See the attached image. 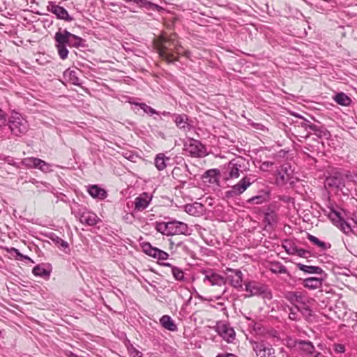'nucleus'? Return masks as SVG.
I'll return each instance as SVG.
<instances>
[{
    "label": "nucleus",
    "instance_id": "nucleus-63",
    "mask_svg": "<svg viewBox=\"0 0 357 357\" xmlns=\"http://www.w3.org/2000/svg\"><path fill=\"white\" fill-rule=\"evenodd\" d=\"M176 247H185L182 242H178L176 244Z\"/></svg>",
    "mask_w": 357,
    "mask_h": 357
},
{
    "label": "nucleus",
    "instance_id": "nucleus-32",
    "mask_svg": "<svg viewBox=\"0 0 357 357\" xmlns=\"http://www.w3.org/2000/svg\"><path fill=\"white\" fill-rule=\"evenodd\" d=\"M269 198V192H266L261 195L254 196L247 200L248 204H261L264 202H266L268 200Z\"/></svg>",
    "mask_w": 357,
    "mask_h": 357
},
{
    "label": "nucleus",
    "instance_id": "nucleus-29",
    "mask_svg": "<svg viewBox=\"0 0 357 357\" xmlns=\"http://www.w3.org/2000/svg\"><path fill=\"white\" fill-rule=\"evenodd\" d=\"M248 319L251 321V322L249 324V327L252 328L256 334L259 335H266L267 328L264 325L260 322L251 320L250 319Z\"/></svg>",
    "mask_w": 357,
    "mask_h": 357
},
{
    "label": "nucleus",
    "instance_id": "nucleus-47",
    "mask_svg": "<svg viewBox=\"0 0 357 357\" xmlns=\"http://www.w3.org/2000/svg\"><path fill=\"white\" fill-rule=\"evenodd\" d=\"M301 119L302 121H301L300 125L306 131H311V130L315 129V124L312 123L310 121L303 117Z\"/></svg>",
    "mask_w": 357,
    "mask_h": 357
},
{
    "label": "nucleus",
    "instance_id": "nucleus-55",
    "mask_svg": "<svg viewBox=\"0 0 357 357\" xmlns=\"http://www.w3.org/2000/svg\"><path fill=\"white\" fill-rule=\"evenodd\" d=\"M148 9H152V10H155L160 11L162 9V8L158 4H155V3L150 1L149 4Z\"/></svg>",
    "mask_w": 357,
    "mask_h": 357
},
{
    "label": "nucleus",
    "instance_id": "nucleus-18",
    "mask_svg": "<svg viewBox=\"0 0 357 357\" xmlns=\"http://www.w3.org/2000/svg\"><path fill=\"white\" fill-rule=\"evenodd\" d=\"M47 10L54 14L58 19L65 20L66 22H71L73 17L69 15L68 11L62 6L55 4L53 2H50L47 6Z\"/></svg>",
    "mask_w": 357,
    "mask_h": 357
},
{
    "label": "nucleus",
    "instance_id": "nucleus-48",
    "mask_svg": "<svg viewBox=\"0 0 357 357\" xmlns=\"http://www.w3.org/2000/svg\"><path fill=\"white\" fill-rule=\"evenodd\" d=\"M12 250L15 253L17 259H24L33 264L34 263V261L30 257H29L26 255H22L17 249L13 248Z\"/></svg>",
    "mask_w": 357,
    "mask_h": 357
},
{
    "label": "nucleus",
    "instance_id": "nucleus-24",
    "mask_svg": "<svg viewBox=\"0 0 357 357\" xmlns=\"http://www.w3.org/2000/svg\"><path fill=\"white\" fill-rule=\"evenodd\" d=\"M151 197L147 193H143L139 197L135 198V206L137 211L144 210L149 204Z\"/></svg>",
    "mask_w": 357,
    "mask_h": 357
},
{
    "label": "nucleus",
    "instance_id": "nucleus-40",
    "mask_svg": "<svg viewBox=\"0 0 357 357\" xmlns=\"http://www.w3.org/2000/svg\"><path fill=\"white\" fill-rule=\"evenodd\" d=\"M51 240L53 241V243L59 248L65 250L68 248L69 244L67 241L63 240L60 237L57 236L55 234H52L50 237Z\"/></svg>",
    "mask_w": 357,
    "mask_h": 357
},
{
    "label": "nucleus",
    "instance_id": "nucleus-3",
    "mask_svg": "<svg viewBox=\"0 0 357 357\" xmlns=\"http://www.w3.org/2000/svg\"><path fill=\"white\" fill-rule=\"evenodd\" d=\"M249 162L245 158L238 156L225 164L222 169V178L225 181L238 178L240 173L248 169Z\"/></svg>",
    "mask_w": 357,
    "mask_h": 357
},
{
    "label": "nucleus",
    "instance_id": "nucleus-27",
    "mask_svg": "<svg viewBox=\"0 0 357 357\" xmlns=\"http://www.w3.org/2000/svg\"><path fill=\"white\" fill-rule=\"evenodd\" d=\"M337 227L346 235L349 236L351 234L355 235L356 225L354 222L351 224V222L342 219Z\"/></svg>",
    "mask_w": 357,
    "mask_h": 357
},
{
    "label": "nucleus",
    "instance_id": "nucleus-57",
    "mask_svg": "<svg viewBox=\"0 0 357 357\" xmlns=\"http://www.w3.org/2000/svg\"><path fill=\"white\" fill-rule=\"evenodd\" d=\"M216 357H238V356L231 353H224V354H218L216 356Z\"/></svg>",
    "mask_w": 357,
    "mask_h": 357
},
{
    "label": "nucleus",
    "instance_id": "nucleus-46",
    "mask_svg": "<svg viewBox=\"0 0 357 357\" xmlns=\"http://www.w3.org/2000/svg\"><path fill=\"white\" fill-rule=\"evenodd\" d=\"M38 166L37 167V169H40L43 172H50L51 171V165L46 162L45 161L38 158Z\"/></svg>",
    "mask_w": 357,
    "mask_h": 357
},
{
    "label": "nucleus",
    "instance_id": "nucleus-8",
    "mask_svg": "<svg viewBox=\"0 0 357 357\" xmlns=\"http://www.w3.org/2000/svg\"><path fill=\"white\" fill-rule=\"evenodd\" d=\"M250 343L257 357H276L275 349L268 342L250 340Z\"/></svg>",
    "mask_w": 357,
    "mask_h": 357
},
{
    "label": "nucleus",
    "instance_id": "nucleus-31",
    "mask_svg": "<svg viewBox=\"0 0 357 357\" xmlns=\"http://www.w3.org/2000/svg\"><path fill=\"white\" fill-rule=\"evenodd\" d=\"M307 238L310 242L320 248L323 251L327 250L331 247V245L329 243L321 241L318 238L312 234H307Z\"/></svg>",
    "mask_w": 357,
    "mask_h": 357
},
{
    "label": "nucleus",
    "instance_id": "nucleus-56",
    "mask_svg": "<svg viewBox=\"0 0 357 357\" xmlns=\"http://www.w3.org/2000/svg\"><path fill=\"white\" fill-rule=\"evenodd\" d=\"M195 208L192 205L188 204L185 206V211L188 212V213L192 214L195 213Z\"/></svg>",
    "mask_w": 357,
    "mask_h": 357
},
{
    "label": "nucleus",
    "instance_id": "nucleus-22",
    "mask_svg": "<svg viewBox=\"0 0 357 357\" xmlns=\"http://www.w3.org/2000/svg\"><path fill=\"white\" fill-rule=\"evenodd\" d=\"M80 70L77 68L75 69H67L63 73V76L65 78L68 79V81L77 86H80L82 84L80 79L78 77L79 73H80Z\"/></svg>",
    "mask_w": 357,
    "mask_h": 357
},
{
    "label": "nucleus",
    "instance_id": "nucleus-1",
    "mask_svg": "<svg viewBox=\"0 0 357 357\" xmlns=\"http://www.w3.org/2000/svg\"><path fill=\"white\" fill-rule=\"evenodd\" d=\"M54 40L59 57L63 60L68 57L67 45L75 47H83L84 42L80 37L71 33L66 29H61L55 33Z\"/></svg>",
    "mask_w": 357,
    "mask_h": 357
},
{
    "label": "nucleus",
    "instance_id": "nucleus-61",
    "mask_svg": "<svg viewBox=\"0 0 357 357\" xmlns=\"http://www.w3.org/2000/svg\"><path fill=\"white\" fill-rule=\"evenodd\" d=\"M273 165V163L272 162H264L263 163V165L266 166V167H269V165Z\"/></svg>",
    "mask_w": 357,
    "mask_h": 357
},
{
    "label": "nucleus",
    "instance_id": "nucleus-35",
    "mask_svg": "<svg viewBox=\"0 0 357 357\" xmlns=\"http://www.w3.org/2000/svg\"><path fill=\"white\" fill-rule=\"evenodd\" d=\"M335 101L340 105L348 106L351 102V98L344 93H338L334 97Z\"/></svg>",
    "mask_w": 357,
    "mask_h": 357
},
{
    "label": "nucleus",
    "instance_id": "nucleus-51",
    "mask_svg": "<svg viewBox=\"0 0 357 357\" xmlns=\"http://www.w3.org/2000/svg\"><path fill=\"white\" fill-rule=\"evenodd\" d=\"M264 220L268 225H271L272 222L275 220V215L272 213H266L265 214Z\"/></svg>",
    "mask_w": 357,
    "mask_h": 357
},
{
    "label": "nucleus",
    "instance_id": "nucleus-42",
    "mask_svg": "<svg viewBox=\"0 0 357 357\" xmlns=\"http://www.w3.org/2000/svg\"><path fill=\"white\" fill-rule=\"evenodd\" d=\"M271 271L274 273H287V268L280 262H273L271 264Z\"/></svg>",
    "mask_w": 357,
    "mask_h": 357
},
{
    "label": "nucleus",
    "instance_id": "nucleus-10",
    "mask_svg": "<svg viewBox=\"0 0 357 357\" xmlns=\"http://www.w3.org/2000/svg\"><path fill=\"white\" fill-rule=\"evenodd\" d=\"M245 290L249 292V295L245 297H251L255 296H261L264 298L271 300L272 298V294L264 285L259 284V283L252 281L245 284Z\"/></svg>",
    "mask_w": 357,
    "mask_h": 357
},
{
    "label": "nucleus",
    "instance_id": "nucleus-4",
    "mask_svg": "<svg viewBox=\"0 0 357 357\" xmlns=\"http://www.w3.org/2000/svg\"><path fill=\"white\" fill-rule=\"evenodd\" d=\"M202 273L204 275V284L213 287L214 291L219 293L216 296L218 299L221 298L227 289L226 278L211 268L203 270Z\"/></svg>",
    "mask_w": 357,
    "mask_h": 357
},
{
    "label": "nucleus",
    "instance_id": "nucleus-16",
    "mask_svg": "<svg viewBox=\"0 0 357 357\" xmlns=\"http://www.w3.org/2000/svg\"><path fill=\"white\" fill-rule=\"evenodd\" d=\"M142 249L145 254L158 260H165L169 257L168 253L158 248L153 247L148 242L142 244Z\"/></svg>",
    "mask_w": 357,
    "mask_h": 357
},
{
    "label": "nucleus",
    "instance_id": "nucleus-62",
    "mask_svg": "<svg viewBox=\"0 0 357 357\" xmlns=\"http://www.w3.org/2000/svg\"><path fill=\"white\" fill-rule=\"evenodd\" d=\"M68 357H77V356L71 351L69 352V354H68Z\"/></svg>",
    "mask_w": 357,
    "mask_h": 357
},
{
    "label": "nucleus",
    "instance_id": "nucleus-44",
    "mask_svg": "<svg viewBox=\"0 0 357 357\" xmlns=\"http://www.w3.org/2000/svg\"><path fill=\"white\" fill-rule=\"evenodd\" d=\"M33 275L36 276H40V277H45L49 276L50 273L45 269L44 268L41 267L39 265L36 266L32 271Z\"/></svg>",
    "mask_w": 357,
    "mask_h": 357
},
{
    "label": "nucleus",
    "instance_id": "nucleus-59",
    "mask_svg": "<svg viewBox=\"0 0 357 357\" xmlns=\"http://www.w3.org/2000/svg\"><path fill=\"white\" fill-rule=\"evenodd\" d=\"M160 114L165 116L171 115V113L169 112H166V111H164V112H161Z\"/></svg>",
    "mask_w": 357,
    "mask_h": 357
},
{
    "label": "nucleus",
    "instance_id": "nucleus-17",
    "mask_svg": "<svg viewBox=\"0 0 357 357\" xmlns=\"http://www.w3.org/2000/svg\"><path fill=\"white\" fill-rule=\"evenodd\" d=\"M169 229L170 236L178 234L188 236L191 234V230L189 229L188 225L180 221H170Z\"/></svg>",
    "mask_w": 357,
    "mask_h": 357
},
{
    "label": "nucleus",
    "instance_id": "nucleus-13",
    "mask_svg": "<svg viewBox=\"0 0 357 357\" xmlns=\"http://www.w3.org/2000/svg\"><path fill=\"white\" fill-rule=\"evenodd\" d=\"M192 173L190 171L188 165L184 164L182 167H175L172 171V176L184 186L185 184L192 179Z\"/></svg>",
    "mask_w": 357,
    "mask_h": 357
},
{
    "label": "nucleus",
    "instance_id": "nucleus-38",
    "mask_svg": "<svg viewBox=\"0 0 357 357\" xmlns=\"http://www.w3.org/2000/svg\"><path fill=\"white\" fill-rule=\"evenodd\" d=\"M297 247L295 243L290 240H286L282 243V248L290 255H295Z\"/></svg>",
    "mask_w": 357,
    "mask_h": 357
},
{
    "label": "nucleus",
    "instance_id": "nucleus-25",
    "mask_svg": "<svg viewBox=\"0 0 357 357\" xmlns=\"http://www.w3.org/2000/svg\"><path fill=\"white\" fill-rule=\"evenodd\" d=\"M87 191L93 198L105 199L107 196V192L97 185L89 186Z\"/></svg>",
    "mask_w": 357,
    "mask_h": 357
},
{
    "label": "nucleus",
    "instance_id": "nucleus-20",
    "mask_svg": "<svg viewBox=\"0 0 357 357\" xmlns=\"http://www.w3.org/2000/svg\"><path fill=\"white\" fill-rule=\"evenodd\" d=\"M227 272H230L231 274L228 275L226 278L230 282V284L236 288H241L243 287V273L238 269L227 268Z\"/></svg>",
    "mask_w": 357,
    "mask_h": 357
},
{
    "label": "nucleus",
    "instance_id": "nucleus-5",
    "mask_svg": "<svg viewBox=\"0 0 357 357\" xmlns=\"http://www.w3.org/2000/svg\"><path fill=\"white\" fill-rule=\"evenodd\" d=\"M6 121L4 120L3 125L8 126L11 133L15 136L21 137L28 131L29 124L27 121L18 113L12 114L6 123Z\"/></svg>",
    "mask_w": 357,
    "mask_h": 357
},
{
    "label": "nucleus",
    "instance_id": "nucleus-11",
    "mask_svg": "<svg viewBox=\"0 0 357 357\" xmlns=\"http://www.w3.org/2000/svg\"><path fill=\"white\" fill-rule=\"evenodd\" d=\"M292 172L288 164L280 166L275 173V184L282 187L290 182Z\"/></svg>",
    "mask_w": 357,
    "mask_h": 357
},
{
    "label": "nucleus",
    "instance_id": "nucleus-7",
    "mask_svg": "<svg viewBox=\"0 0 357 357\" xmlns=\"http://www.w3.org/2000/svg\"><path fill=\"white\" fill-rule=\"evenodd\" d=\"M184 151L194 158H202L207 155L206 149L200 141L189 138L184 142Z\"/></svg>",
    "mask_w": 357,
    "mask_h": 357
},
{
    "label": "nucleus",
    "instance_id": "nucleus-52",
    "mask_svg": "<svg viewBox=\"0 0 357 357\" xmlns=\"http://www.w3.org/2000/svg\"><path fill=\"white\" fill-rule=\"evenodd\" d=\"M313 131L314 135L318 137L321 138L323 135H326L325 131L321 130L319 126L315 125V129L311 130Z\"/></svg>",
    "mask_w": 357,
    "mask_h": 357
},
{
    "label": "nucleus",
    "instance_id": "nucleus-58",
    "mask_svg": "<svg viewBox=\"0 0 357 357\" xmlns=\"http://www.w3.org/2000/svg\"><path fill=\"white\" fill-rule=\"evenodd\" d=\"M312 357H326L320 352H316L314 354V355Z\"/></svg>",
    "mask_w": 357,
    "mask_h": 357
},
{
    "label": "nucleus",
    "instance_id": "nucleus-12",
    "mask_svg": "<svg viewBox=\"0 0 357 357\" xmlns=\"http://www.w3.org/2000/svg\"><path fill=\"white\" fill-rule=\"evenodd\" d=\"M294 347L295 350L303 357H312L315 353V347L309 340H296Z\"/></svg>",
    "mask_w": 357,
    "mask_h": 357
},
{
    "label": "nucleus",
    "instance_id": "nucleus-36",
    "mask_svg": "<svg viewBox=\"0 0 357 357\" xmlns=\"http://www.w3.org/2000/svg\"><path fill=\"white\" fill-rule=\"evenodd\" d=\"M219 171L216 169H212L206 171L204 174V178L207 179L211 183H215L218 181V175Z\"/></svg>",
    "mask_w": 357,
    "mask_h": 357
},
{
    "label": "nucleus",
    "instance_id": "nucleus-9",
    "mask_svg": "<svg viewBox=\"0 0 357 357\" xmlns=\"http://www.w3.org/2000/svg\"><path fill=\"white\" fill-rule=\"evenodd\" d=\"M173 48H176L174 40L163 38L158 47V54L162 59L167 62L174 63L177 59L174 56Z\"/></svg>",
    "mask_w": 357,
    "mask_h": 357
},
{
    "label": "nucleus",
    "instance_id": "nucleus-21",
    "mask_svg": "<svg viewBox=\"0 0 357 357\" xmlns=\"http://www.w3.org/2000/svg\"><path fill=\"white\" fill-rule=\"evenodd\" d=\"M326 278H324L323 275H320V277H310L306 278L303 280V284L305 288L310 289H319L322 286L323 281L326 280Z\"/></svg>",
    "mask_w": 357,
    "mask_h": 357
},
{
    "label": "nucleus",
    "instance_id": "nucleus-2",
    "mask_svg": "<svg viewBox=\"0 0 357 357\" xmlns=\"http://www.w3.org/2000/svg\"><path fill=\"white\" fill-rule=\"evenodd\" d=\"M328 174L324 182L325 187L337 190H342L349 182H355L357 177L356 174L339 168H333Z\"/></svg>",
    "mask_w": 357,
    "mask_h": 357
},
{
    "label": "nucleus",
    "instance_id": "nucleus-15",
    "mask_svg": "<svg viewBox=\"0 0 357 357\" xmlns=\"http://www.w3.org/2000/svg\"><path fill=\"white\" fill-rule=\"evenodd\" d=\"M218 333L228 343H232L236 337V333L234 328L227 324L218 323L217 324Z\"/></svg>",
    "mask_w": 357,
    "mask_h": 357
},
{
    "label": "nucleus",
    "instance_id": "nucleus-64",
    "mask_svg": "<svg viewBox=\"0 0 357 357\" xmlns=\"http://www.w3.org/2000/svg\"><path fill=\"white\" fill-rule=\"evenodd\" d=\"M30 182L32 183L33 184H34V183H36L37 182V181L35 178H31L30 180Z\"/></svg>",
    "mask_w": 357,
    "mask_h": 357
},
{
    "label": "nucleus",
    "instance_id": "nucleus-28",
    "mask_svg": "<svg viewBox=\"0 0 357 357\" xmlns=\"http://www.w3.org/2000/svg\"><path fill=\"white\" fill-rule=\"evenodd\" d=\"M160 323L165 329L170 331H176L178 328L174 320L169 315H163L160 319Z\"/></svg>",
    "mask_w": 357,
    "mask_h": 357
},
{
    "label": "nucleus",
    "instance_id": "nucleus-39",
    "mask_svg": "<svg viewBox=\"0 0 357 357\" xmlns=\"http://www.w3.org/2000/svg\"><path fill=\"white\" fill-rule=\"evenodd\" d=\"M169 227V222H155V229L158 232H160L161 234H162L164 235L170 236Z\"/></svg>",
    "mask_w": 357,
    "mask_h": 357
},
{
    "label": "nucleus",
    "instance_id": "nucleus-50",
    "mask_svg": "<svg viewBox=\"0 0 357 357\" xmlns=\"http://www.w3.org/2000/svg\"><path fill=\"white\" fill-rule=\"evenodd\" d=\"M333 349L337 354H342L345 351V346L342 344H334Z\"/></svg>",
    "mask_w": 357,
    "mask_h": 357
},
{
    "label": "nucleus",
    "instance_id": "nucleus-54",
    "mask_svg": "<svg viewBox=\"0 0 357 357\" xmlns=\"http://www.w3.org/2000/svg\"><path fill=\"white\" fill-rule=\"evenodd\" d=\"M266 335H268L269 337H276L278 338V333L277 331L272 329V328H267V334Z\"/></svg>",
    "mask_w": 357,
    "mask_h": 357
},
{
    "label": "nucleus",
    "instance_id": "nucleus-23",
    "mask_svg": "<svg viewBox=\"0 0 357 357\" xmlns=\"http://www.w3.org/2000/svg\"><path fill=\"white\" fill-rule=\"evenodd\" d=\"M297 267L301 271H302L305 273H307L317 274L319 275H323L324 278L327 277V274L319 266H307V265H304V264L298 263V264H297Z\"/></svg>",
    "mask_w": 357,
    "mask_h": 357
},
{
    "label": "nucleus",
    "instance_id": "nucleus-49",
    "mask_svg": "<svg viewBox=\"0 0 357 357\" xmlns=\"http://www.w3.org/2000/svg\"><path fill=\"white\" fill-rule=\"evenodd\" d=\"M309 254H310L309 251L297 247L295 255H298L301 257L307 258L308 257Z\"/></svg>",
    "mask_w": 357,
    "mask_h": 357
},
{
    "label": "nucleus",
    "instance_id": "nucleus-41",
    "mask_svg": "<svg viewBox=\"0 0 357 357\" xmlns=\"http://www.w3.org/2000/svg\"><path fill=\"white\" fill-rule=\"evenodd\" d=\"M130 104L139 106L145 113L153 115V114H159L160 113L157 112L155 109L152 108L151 107L147 105L146 103L142 102H130Z\"/></svg>",
    "mask_w": 357,
    "mask_h": 357
},
{
    "label": "nucleus",
    "instance_id": "nucleus-34",
    "mask_svg": "<svg viewBox=\"0 0 357 357\" xmlns=\"http://www.w3.org/2000/svg\"><path fill=\"white\" fill-rule=\"evenodd\" d=\"M165 159L169 160V158L165 157L164 153H159L156 155L155 158V166L158 170L162 171L166 168L167 164Z\"/></svg>",
    "mask_w": 357,
    "mask_h": 357
},
{
    "label": "nucleus",
    "instance_id": "nucleus-6",
    "mask_svg": "<svg viewBox=\"0 0 357 357\" xmlns=\"http://www.w3.org/2000/svg\"><path fill=\"white\" fill-rule=\"evenodd\" d=\"M255 176L247 175L243 176L236 184L232 185L225 192L227 198H234L243 194L254 182Z\"/></svg>",
    "mask_w": 357,
    "mask_h": 357
},
{
    "label": "nucleus",
    "instance_id": "nucleus-30",
    "mask_svg": "<svg viewBox=\"0 0 357 357\" xmlns=\"http://www.w3.org/2000/svg\"><path fill=\"white\" fill-rule=\"evenodd\" d=\"M328 211L324 210L325 213H328V216L330 220L333 222L334 225H337L341 222L343 218L340 215V213L335 211L333 207L327 206Z\"/></svg>",
    "mask_w": 357,
    "mask_h": 357
},
{
    "label": "nucleus",
    "instance_id": "nucleus-26",
    "mask_svg": "<svg viewBox=\"0 0 357 357\" xmlns=\"http://www.w3.org/2000/svg\"><path fill=\"white\" fill-rule=\"evenodd\" d=\"M174 122L178 128L183 130H190V123H188V117L185 114H174Z\"/></svg>",
    "mask_w": 357,
    "mask_h": 357
},
{
    "label": "nucleus",
    "instance_id": "nucleus-43",
    "mask_svg": "<svg viewBox=\"0 0 357 357\" xmlns=\"http://www.w3.org/2000/svg\"><path fill=\"white\" fill-rule=\"evenodd\" d=\"M289 310V318L292 321H299L301 319V314H299L298 309L295 307L288 306Z\"/></svg>",
    "mask_w": 357,
    "mask_h": 357
},
{
    "label": "nucleus",
    "instance_id": "nucleus-60",
    "mask_svg": "<svg viewBox=\"0 0 357 357\" xmlns=\"http://www.w3.org/2000/svg\"><path fill=\"white\" fill-rule=\"evenodd\" d=\"M352 222L356 225L355 235L357 236V220L352 219Z\"/></svg>",
    "mask_w": 357,
    "mask_h": 357
},
{
    "label": "nucleus",
    "instance_id": "nucleus-45",
    "mask_svg": "<svg viewBox=\"0 0 357 357\" xmlns=\"http://www.w3.org/2000/svg\"><path fill=\"white\" fill-rule=\"evenodd\" d=\"M308 300L304 302V304H301L298 307L299 314H301L304 317H308L311 314V310L308 306Z\"/></svg>",
    "mask_w": 357,
    "mask_h": 357
},
{
    "label": "nucleus",
    "instance_id": "nucleus-14",
    "mask_svg": "<svg viewBox=\"0 0 357 357\" xmlns=\"http://www.w3.org/2000/svg\"><path fill=\"white\" fill-rule=\"evenodd\" d=\"M284 298L288 301L291 307H298L301 304H304L307 301V296L304 293L299 291H288L284 294Z\"/></svg>",
    "mask_w": 357,
    "mask_h": 357
},
{
    "label": "nucleus",
    "instance_id": "nucleus-37",
    "mask_svg": "<svg viewBox=\"0 0 357 357\" xmlns=\"http://www.w3.org/2000/svg\"><path fill=\"white\" fill-rule=\"evenodd\" d=\"M38 158L34 157H28L24 158L21 161L22 165L26 167V168H37L38 166Z\"/></svg>",
    "mask_w": 357,
    "mask_h": 357
},
{
    "label": "nucleus",
    "instance_id": "nucleus-19",
    "mask_svg": "<svg viewBox=\"0 0 357 357\" xmlns=\"http://www.w3.org/2000/svg\"><path fill=\"white\" fill-rule=\"evenodd\" d=\"M76 216L79 218L81 223L86 224L89 226L96 225L98 220V218L94 213L85 209H79V211L76 212Z\"/></svg>",
    "mask_w": 357,
    "mask_h": 357
},
{
    "label": "nucleus",
    "instance_id": "nucleus-33",
    "mask_svg": "<svg viewBox=\"0 0 357 357\" xmlns=\"http://www.w3.org/2000/svg\"><path fill=\"white\" fill-rule=\"evenodd\" d=\"M163 266L171 268L172 273L174 278H175V280H178V281L184 280V278H185L184 273L181 268L173 266L170 263H164Z\"/></svg>",
    "mask_w": 357,
    "mask_h": 357
},
{
    "label": "nucleus",
    "instance_id": "nucleus-53",
    "mask_svg": "<svg viewBox=\"0 0 357 357\" xmlns=\"http://www.w3.org/2000/svg\"><path fill=\"white\" fill-rule=\"evenodd\" d=\"M130 356L132 357H142V354L138 351L137 349L132 347V349L130 351Z\"/></svg>",
    "mask_w": 357,
    "mask_h": 357
}]
</instances>
